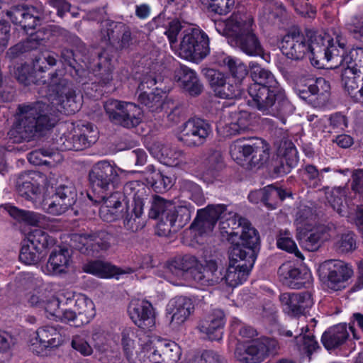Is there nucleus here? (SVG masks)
<instances>
[{"instance_id":"1","label":"nucleus","mask_w":363,"mask_h":363,"mask_svg":"<svg viewBox=\"0 0 363 363\" xmlns=\"http://www.w3.org/2000/svg\"><path fill=\"white\" fill-rule=\"evenodd\" d=\"M121 191L105 193L93 197L88 194L89 199L100 204V218L107 223L123 219L124 227L136 232L144 226L142 219L143 208L150 203V189L139 181L127 182Z\"/></svg>"},{"instance_id":"2","label":"nucleus","mask_w":363,"mask_h":363,"mask_svg":"<svg viewBox=\"0 0 363 363\" xmlns=\"http://www.w3.org/2000/svg\"><path fill=\"white\" fill-rule=\"evenodd\" d=\"M250 67L253 83L249 86L247 91L252 106L263 115L279 118L284 124L286 116L294 111L285 90L270 70L255 62H250Z\"/></svg>"},{"instance_id":"3","label":"nucleus","mask_w":363,"mask_h":363,"mask_svg":"<svg viewBox=\"0 0 363 363\" xmlns=\"http://www.w3.org/2000/svg\"><path fill=\"white\" fill-rule=\"evenodd\" d=\"M219 223L220 233L223 239H226L231 244V248L241 242L242 233L248 229L255 230L259 243V237L255 228L251 226L248 221L238 216L235 213H227V206L223 204L208 205L205 208L197 211V216L191 225L199 233L211 232L217 221Z\"/></svg>"},{"instance_id":"4","label":"nucleus","mask_w":363,"mask_h":363,"mask_svg":"<svg viewBox=\"0 0 363 363\" xmlns=\"http://www.w3.org/2000/svg\"><path fill=\"white\" fill-rule=\"evenodd\" d=\"M217 31L227 36L230 43L251 57H262L264 48L255 33L256 25L249 13H233L225 21L216 23Z\"/></svg>"},{"instance_id":"5","label":"nucleus","mask_w":363,"mask_h":363,"mask_svg":"<svg viewBox=\"0 0 363 363\" xmlns=\"http://www.w3.org/2000/svg\"><path fill=\"white\" fill-rule=\"evenodd\" d=\"M258 250V238L255 230L248 229L242 233L241 242L230 248V264L223 267V281L235 287L245 281L255 262Z\"/></svg>"},{"instance_id":"6","label":"nucleus","mask_w":363,"mask_h":363,"mask_svg":"<svg viewBox=\"0 0 363 363\" xmlns=\"http://www.w3.org/2000/svg\"><path fill=\"white\" fill-rule=\"evenodd\" d=\"M16 131L26 140L44 135L57 123V117L50 112L49 106L42 101L19 104Z\"/></svg>"},{"instance_id":"7","label":"nucleus","mask_w":363,"mask_h":363,"mask_svg":"<svg viewBox=\"0 0 363 363\" xmlns=\"http://www.w3.org/2000/svg\"><path fill=\"white\" fill-rule=\"evenodd\" d=\"M194 208L189 204L176 205L172 201L166 200L159 196L152 198L148 216L158 219L157 234L167 236L172 227L182 228L191 220Z\"/></svg>"},{"instance_id":"8","label":"nucleus","mask_w":363,"mask_h":363,"mask_svg":"<svg viewBox=\"0 0 363 363\" xmlns=\"http://www.w3.org/2000/svg\"><path fill=\"white\" fill-rule=\"evenodd\" d=\"M230 153L238 163L245 161L251 167L259 168L269 158V146L259 138H242L230 145Z\"/></svg>"},{"instance_id":"9","label":"nucleus","mask_w":363,"mask_h":363,"mask_svg":"<svg viewBox=\"0 0 363 363\" xmlns=\"http://www.w3.org/2000/svg\"><path fill=\"white\" fill-rule=\"evenodd\" d=\"M316 45L313 48L315 51V57H309L313 66L321 68L324 66L323 61H333L335 64H340L342 68L347 66L346 57L349 54L346 52V40L340 35H337L335 39L328 35H322L318 33Z\"/></svg>"},{"instance_id":"10","label":"nucleus","mask_w":363,"mask_h":363,"mask_svg":"<svg viewBox=\"0 0 363 363\" xmlns=\"http://www.w3.org/2000/svg\"><path fill=\"white\" fill-rule=\"evenodd\" d=\"M125 171L114 162L101 160L95 163L89 173V179L93 197L117 191L116 189L121 182V174Z\"/></svg>"},{"instance_id":"11","label":"nucleus","mask_w":363,"mask_h":363,"mask_svg":"<svg viewBox=\"0 0 363 363\" xmlns=\"http://www.w3.org/2000/svg\"><path fill=\"white\" fill-rule=\"evenodd\" d=\"M318 33L311 29H305L301 32L294 29L285 35L281 42L282 53L292 60H302L306 54L309 53L310 57H315L313 48L316 45Z\"/></svg>"},{"instance_id":"12","label":"nucleus","mask_w":363,"mask_h":363,"mask_svg":"<svg viewBox=\"0 0 363 363\" xmlns=\"http://www.w3.org/2000/svg\"><path fill=\"white\" fill-rule=\"evenodd\" d=\"M48 87L55 94L52 104L58 112L72 115L80 109L81 102L77 100L72 83L62 77L57 72L50 74Z\"/></svg>"},{"instance_id":"13","label":"nucleus","mask_w":363,"mask_h":363,"mask_svg":"<svg viewBox=\"0 0 363 363\" xmlns=\"http://www.w3.org/2000/svg\"><path fill=\"white\" fill-rule=\"evenodd\" d=\"M104 108L114 125L131 129L142 121V110L134 103L109 99L104 102Z\"/></svg>"},{"instance_id":"14","label":"nucleus","mask_w":363,"mask_h":363,"mask_svg":"<svg viewBox=\"0 0 363 363\" xmlns=\"http://www.w3.org/2000/svg\"><path fill=\"white\" fill-rule=\"evenodd\" d=\"M54 194L43 201V208L48 213L59 216L69 209H73L77 199V189L74 184L68 179L57 181Z\"/></svg>"},{"instance_id":"15","label":"nucleus","mask_w":363,"mask_h":363,"mask_svg":"<svg viewBox=\"0 0 363 363\" xmlns=\"http://www.w3.org/2000/svg\"><path fill=\"white\" fill-rule=\"evenodd\" d=\"M279 348L274 339L262 337L249 342H238L234 356L242 363H260L269 354H274Z\"/></svg>"},{"instance_id":"16","label":"nucleus","mask_w":363,"mask_h":363,"mask_svg":"<svg viewBox=\"0 0 363 363\" xmlns=\"http://www.w3.org/2000/svg\"><path fill=\"white\" fill-rule=\"evenodd\" d=\"M27 244L22 246L20 260L28 265L38 263L46 255V250L56 244V240L42 229H35L27 235Z\"/></svg>"},{"instance_id":"17","label":"nucleus","mask_w":363,"mask_h":363,"mask_svg":"<svg viewBox=\"0 0 363 363\" xmlns=\"http://www.w3.org/2000/svg\"><path fill=\"white\" fill-rule=\"evenodd\" d=\"M210 52L209 38L199 28H191L184 31L179 45V55L194 62H200Z\"/></svg>"},{"instance_id":"18","label":"nucleus","mask_w":363,"mask_h":363,"mask_svg":"<svg viewBox=\"0 0 363 363\" xmlns=\"http://www.w3.org/2000/svg\"><path fill=\"white\" fill-rule=\"evenodd\" d=\"M78 236L82 245L79 250L92 257H99L108 251L115 240L113 232L108 228L85 231Z\"/></svg>"},{"instance_id":"19","label":"nucleus","mask_w":363,"mask_h":363,"mask_svg":"<svg viewBox=\"0 0 363 363\" xmlns=\"http://www.w3.org/2000/svg\"><path fill=\"white\" fill-rule=\"evenodd\" d=\"M41 45L39 40L33 36L26 40L21 42L9 48L7 55L11 59H14L24 53L33 52L31 55L33 60V69L35 71L43 72L48 66L56 65L57 60L49 52H38V50Z\"/></svg>"},{"instance_id":"20","label":"nucleus","mask_w":363,"mask_h":363,"mask_svg":"<svg viewBox=\"0 0 363 363\" xmlns=\"http://www.w3.org/2000/svg\"><path fill=\"white\" fill-rule=\"evenodd\" d=\"M212 133L211 124L200 118H189L182 127L179 140L188 147L203 145Z\"/></svg>"},{"instance_id":"21","label":"nucleus","mask_w":363,"mask_h":363,"mask_svg":"<svg viewBox=\"0 0 363 363\" xmlns=\"http://www.w3.org/2000/svg\"><path fill=\"white\" fill-rule=\"evenodd\" d=\"M323 267L328 271L324 277V284L333 291L345 289V283L352 277L353 270L347 263L341 260L326 261Z\"/></svg>"},{"instance_id":"22","label":"nucleus","mask_w":363,"mask_h":363,"mask_svg":"<svg viewBox=\"0 0 363 363\" xmlns=\"http://www.w3.org/2000/svg\"><path fill=\"white\" fill-rule=\"evenodd\" d=\"M346 60L347 66L341 68L342 84L355 101L363 103V74L353 60Z\"/></svg>"},{"instance_id":"23","label":"nucleus","mask_w":363,"mask_h":363,"mask_svg":"<svg viewBox=\"0 0 363 363\" xmlns=\"http://www.w3.org/2000/svg\"><path fill=\"white\" fill-rule=\"evenodd\" d=\"M225 323V314L220 309H213L199 322L198 329L211 341H219L223 338Z\"/></svg>"},{"instance_id":"24","label":"nucleus","mask_w":363,"mask_h":363,"mask_svg":"<svg viewBox=\"0 0 363 363\" xmlns=\"http://www.w3.org/2000/svg\"><path fill=\"white\" fill-rule=\"evenodd\" d=\"M279 299L284 311L292 316L304 314L313 305L311 294L308 291L301 293H282Z\"/></svg>"},{"instance_id":"25","label":"nucleus","mask_w":363,"mask_h":363,"mask_svg":"<svg viewBox=\"0 0 363 363\" xmlns=\"http://www.w3.org/2000/svg\"><path fill=\"white\" fill-rule=\"evenodd\" d=\"M174 79L179 87L191 96H199L204 89L196 71L186 65H180L175 69Z\"/></svg>"},{"instance_id":"26","label":"nucleus","mask_w":363,"mask_h":363,"mask_svg":"<svg viewBox=\"0 0 363 363\" xmlns=\"http://www.w3.org/2000/svg\"><path fill=\"white\" fill-rule=\"evenodd\" d=\"M128 313L134 323L140 328H150L155 325L154 309L147 301L131 302L128 307Z\"/></svg>"},{"instance_id":"27","label":"nucleus","mask_w":363,"mask_h":363,"mask_svg":"<svg viewBox=\"0 0 363 363\" xmlns=\"http://www.w3.org/2000/svg\"><path fill=\"white\" fill-rule=\"evenodd\" d=\"M279 155L281 157L274 164V172L278 176L289 173L298 162V152L291 141H284L279 148Z\"/></svg>"},{"instance_id":"28","label":"nucleus","mask_w":363,"mask_h":363,"mask_svg":"<svg viewBox=\"0 0 363 363\" xmlns=\"http://www.w3.org/2000/svg\"><path fill=\"white\" fill-rule=\"evenodd\" d=\"M71 262L69 250L59 247L50 254L47 263L42 267L43 272L48 275L59 276L67 273Z\"/></svg>"},{"instance_id":"29","label":"nucleus","mask_w":363,"mask_h":363,"mask_svg":"<svg viewBox=\"0 0 363 363\" xmlns=\"http://www.w3.org/2000/svg\"><path fill=\"white\" fill-rule=\"evenodd\" d=\"M193 279L201 286H213L223 281V267H218L213 260L206 262L203 267L201 263L194 272Z\"/></svg>"},{"instance_id":"30","label":"nucleus","mask_w":363,"mask_h":363,"mask_svg":"<svg viewBox=\"0 0 363 363\" xmlns=\"http://www.w3.org/2000/svg\"><path fill=\"white\" fill-rule=\"evenodd\" d=\"M194 309L191 300L185 296H177L172 299L167 305V313L171 315L170 323L177 327L183 323Z\"/></svg>"},{"instance_id":"31","label":"nucleus","mask_w":363,"mask_h":363,"mask_svg":"<svg viewBox=\"0 0 363 363\" xmlns=\"http://www.w3.org/2000/svg\"><path fill=\"white\" fill-rule=\"evenodd\" d=\"M84 270L100 278L109 279L114 277L117 279H119V276L121 274L134 272V269L130 267L125 269L118 268L109 262L101 260L88 262L84 265Z\"/></svg>"},{"instance_id":"32","label":"nucleus","mask_w":363,"mask_h":363,"mask_svg":"<svg viewBox=\"0 0 363 363\" xmlns=\"http://www.w3.org/2000/svg\"><path fill=\"white\" fill-rule=\"evenodd\" d=\"M35 172L19 174L16 180V189L21 197L31 201L40 193V186L35 179Z\"/></svg>"},{"instance_id":"33","label":"nucleus","mask_w":363,"mask_h":363,"mask_svg":"<svg viewBox=\"0 0 363 363\" xmlns=\"http://www.w3.org/2000/svg\"><path fill=\"white\" fill-rule=\"evenodd\" d=\"M36 340L39 341L40 350L35 349V345L32 344L31 350L38 355H43L44 350L47 348L56 347L60 345L61 336L57 329L52 326H44L36 331Z\"/></svg>"},{"instance_id":"34","label":"nucleus","mask_w":363,"mask_h":363,"mask_svg":"<svg viewBox=\"0 0 363 363\" xmlns=\"http://www.w3.org/2000/svg\"><path fill=\"white\" fill-rule=\"evenodd\" d=\"M349 337V333L345 323H340L328 328L323 333L321 342L328 350H331L342 345Z\"/></svg>"},{"instance_id":"35","label":"nucleus","mask_w":363,"mask_h":363,"mask_svg":"<svg viewBox=\"0 0 363 363\" xmlns=\"http://www.w3.org/2000/svg\"><path fill=\"white\" fill-rule=\"evenodd\" d=\"M199 264V261L195 256L185 255L175 257L169 262L167 267L169 271L177 277H182L189 272L193 278L194 272L198 269Z\"/></svg>"},{"instance_id":"36","label":"nucleus","mask_w":363,"mask_h":363,"mask_svg":"<svg viewBox=\"0 0 363 363\" xmlns=\"http://www.w3.org/2000/svg\"><path fill=\"white\" fill-rule=\"evenodd\" d=\"M216 62L223 67H227L233 78L242 82L248 73L250 74V67L244 64L240 59L225 55L223 52L218 53Z\"/></svg>"},{"instance_id":"37","label":"nucleus","mask_w":363,"mask_h":363,"mask_svg":"<svg viewBox=\"0 0 363 363\" xmlns=\"http://www.w3.org/2000/svg\"><path fill=\"white\" fill-rule=\"evenodd\" d=\"M96 142V134L86 135L84 133L69 134L60 137V143L62 150H82Z\"/></svg>"},{"instance_id":"38","label":"nucleus","mask_w":363,"mask_h":363,"mask_svg":"<svg viewBox=\"0 0 363 363\" xmlns=\"http://www.w3.org/2000/svg\"><path fill=\"white\" fill-rule=\"evenodd\" d=\"M231 121L223 127V133L228 137H233L245 133L250 129V114L245 111L231 113Z\"/></svg>"},{"instance_id":"39","label":"nucleus","mask_w":363,"mask_h":363,"mask_svg":"<svg viewBox=\"0 0 363 363\" xmlns=\"http://www.w3.org/2000/svg\"><path fill=\"white\" fill-rule=\"evenodd\" d=\"M71 298L73 299V307L78 317L77 324L82 325L89 323L95 315L93 301L82 294L72 296Z\"/></svg>"},{"instance_id":"40","label":"nucleus","mask_w":363,"mask_h":363,"mask_svg":"<svg viewBox=\"0 0 363 363\" xmlns=\"http://www.w3.org/2000/svg\"><path fill=\"white\" fill-rule=\"evenodd\" d=\"M166 99V92L158 88L150 92L139 94L138 96V102L151 112L161 111L165 104Z\"/></svg>"},{"instance_id":"41","label":"nucleus","mask_w":363,"mask_h":363,"mask_svg":"<svg viewBox=\"0 0 363 363\" xmlns=\"http://www.w3.org/2000/svg\"><path fill=\"white\" fill-rule=\"evenodd\" d=\"M111 59L105 50H97L94 51V55L91 59V62L94 67H96L100 72V82L102 84H108L113 79L112 68L111 66Z\"/></svg>"},{"instance_id":"42","label":"nucleus","mask_w":363,"mask_h":363,"mask_svg":"<svg viewBox=\"0 0 363 363\" xmlns=\"http://www.w3.org/2000/svg\"><path fill=\"white\" fill-rule=\"evenodd\" d=\"M30 163L34 165L52 166L61 160V155L57 151L49 148H40L28 155Z\"/></svg>"},{"instance_id":"43","label":"nucleus","mask_w":363,"mask_h":363,"mask_svg":"<svg viewBox=\"0 0 363 363\" xmlns=\"http://www.w3.org/2000/svg\"><path fill=\"white\" fill-rule=\"evenodd\" d=\"M323 235V233L317 229L301 230L298 233L297 239L303 248L314 252L320 247Z\"/></svg>"},{"instance_id":"44","label":"nucleus","mask_w":363,"mask_h":363,"mask_svg":"<svg viewBox=\"0 0 363 363\" xmlns=\"http://www.w3.org/2000/svg\"><path fill=\"white\" fill-rule=\"evenodd\" d=\"M140 344L143 352L152 363H163L162 352H159L157 345L160 344V337L144 335L140 338Z\"/></svg>"},{"instance_id":"45","label":"nucleus","mask_w":363,"mask_h":363,"mask_svg":"<svg viewBox=\"0 0 363 363\" xmlns=\"http://www.w3.org/2000/svg\"><path fill=\"white\" fill-rule=\"evenodd\" d=\"M179 189L182 194L191 199L197 205H201L205 201V197L201 188L195 182L183 179L179 182Z\"/></svg>"},{"instance_id":"46","label":"nucleus","mask_w":363,"mask_h":363,"mask_svg":"<svg viewBox=\"0 0 363 363\" xmlns=\"http://www.w3.org/2000/svg\"><path fill=\"white\" fill-rule=\"evenodd\" d=\"M203 8L208 12L219 16L230 13L235 6V0H199Z\"/></svg>"},{"instance_id":"47","label":"nucleus","mask_w":363,"mask_h":363,"mask_svg":"<svg viewBox=\"0 0 363 363\" xmlns=\"http://www.w3.org/2000/svg\"><path fill=\"white\" fill-rule=\"evenodd\" d=\"M4 208L11 217L18 221H23L31 225H38L40 222V214L35 212L21 210L10 204L5 205Z\"/></svg>"},{"instance_id":"48","label":"nucleus","mask_w":363,"mask_h":363,"mask_svg":"<svg viewBox=\"0 0 363 363\" xmlns=\"http://www.w3.org/2000/svg\"><path fill=\"white\" fill-rule=\"evenodd\" d=\"M308 332V327H303L301 329V333L294 335V338L297 345L300 342L303 343V349L308 357L309 359L314 352H316L320 347L318 342L315 340L313 335L307 334Z\"/></svg>"},{"instance_id":"49","label":"nucleus","mask_w":363,"mask_h":363,"mask_svg":"<svg viewBox=\"0 0 363 363\" xmlns=\"http://www.w3.org/2000/svg\"><path fill=\"white\" fill-rule=\"evenodd\" d=\"M157 349L162 352L163 363H174L179 359L180 348L174 342L160 338Z\"/></svg>"},{"instance_id":"50","label":"nucleus","mask_w":363,"mask_h":363,"mask_svg":"<svg viewBox=\"0 0 363 363\" xmlns=\"http://www.w3.org/2000/svg\"><path fill=\"white\" fill-rule=\"evenodd\" d=\"M54 35L60 37L62 40H65L68 44L77 48L83 55L86 52V47L80 38L75 34L71 33L67 30L55 26L52 30Z\"/></svg>"},{"instance_id":"51","label":"nucleus","mask_w":363,"mask_h":363,"mask_svg":"<svg viewBox=\"0 0 363 363\" xmlns=\"http://www.w3.org/2000/svg\"><path fill=\"white\" fill-rule=\"evenodd\" d=\"M73 303V299L71 296H68L66 298L65 302L62 304V308L59 313V316L57 317L56 320H60L65 323H69L75 327H79L81 325L77 324V311H75L74 307L69 308V306H71Z\"/></svg>"},{"instance_id":"52","label":"nucleus","mask_w":363,"mask_h":363,"mask_svg":"<svg viewBox=\"0 0 363 363\" xmlns=\"http://www.w3.org/2000/svg\"><path fill=\"white\" fill-rule=\"evenodd\" d=\"M266 206L269 208H275L279 201H282L289 196L284 189L269 185L264 187Z\"/></svg>"},{"instance_id":"53","label":"nucleus","mask_w":363,"mask_h":363,"mask_svg":"<svg viewBox=\"0 0 363 363\" xmlns=\"http://www.w3.org/2000/svg\"><path fill=\"white\" fill-rule=\"evenodd\" d=\"M146 180L157 193H164L173 185L172 179L161 172L159 174H155L153 177H146Z\"/></svg>"},{"instance_id":"54","label":"nucleus","mask_w":363,"mask_h":363,"mask_svg":"<svg viewBox=\"0 0 363 363\" xmlns=\"http://www.w3.org/2000/svg\"><path fill=\"white\" fill-rule=\"evenodd\" d=\"M303 180L311 187L317 188L322 186L323 182V175L315 165L306 164L303 170Z\"/></svg>"},{"instance_id":"55","label":"nucleus","mask_w":363,"mask_h":363,"mask_svg":"<svg viewBox=\"0 0 363 363\" xmlns=\"http://www.w3.org/2000/svg\"><path fill=\"white\" fill-rule=\"evenodd\" d=\"M298 268L296 267L291 262H285L282 264L278 269V277L279 281L285 286H295L293 284L294 277L297 274Z\"/></svg>"},{"instance_id":"56","label":"nucleus","mask_w":363,"mask_h":363,"mask_svg":"<svg viewBox=\"0 0 363 363\" xmlns=\"http://www.w3.org/2000/svg\"><path fill=\"white\" fill-rule=\"evenodd\" d=\"M277 247L281 250L291 253H295L298 257H303L301 252L298 250L296 244L292 239L291 233L288 230L280 232L277 238Z\"/></svg>"},{"instance_id":"57","label":"nucleus","mask_w":363,"mask_h":363,"mask_svg":"<svg viewBox=\"0 0 363 363\" xmlns=\"http://www.w3.org/2000/svg\"><path fill=\"white\" fill-rule=\"evenodd\" d=\"M202 73L215 91L226 81L227 77L221 72L212 68H203Z\"/></svg>"},{"instance_id":"58","label":"nucleus","mask_w":363,"mask_h":363,"mask_svg":"<svg viewBox=\"0 0 363 363\" xmlns=\"http://www.w3.org/2000/svg\"><path fill=\"white\" fill-rule=\"evenodd\" d=\"M16 75L18 81L26 86L41 82L40 79L36 78L34 72L31 71V68L28 65H25L18 68ZM42 82L45 84L46 80H42Z\"/></svg>"},{"instance_id":"59","label":"nucleus","mask_w":363,"mask_h":363,"mask_svg":"<svg viewBox=\"0 0 363 363\" xmlns=\"http://www.w3.org/2000/svg\"><path fill=\"white\" fill-rule=\"evenodd\" d=\"M164 162L169 166H177L184 159V152L176 147H164L162 150Z\"/></svg>"},{"instance_id":"60","label":"nucleus","mask_w":363,"mask_h":363,"mask_svg":"<svg viewBox=\"0 0 363 363\" xmlns=\"http://www.w3.org/2000/svg\"><path fill=\"white\" fill-rule=\"evenodd\" d=\"M205 166L208 174L214 175L223 166L221 153L218 150L211 151L206 159Z\"/></svg>"},{"instance_id":"61","label":"nucleus","mask_w":363,"mask_h":363,"mask_svg":"<svg viewBox=\"0 0 363 363\" xmlns=\"http://www.w3.org/2000/svg\"><path fill=\"white\" fill-rule=\"evenodd\" d=\"M311 91L313 96H317V98L321 97L325 101L329 96L330 84L325 78L319 77L311 84Z\"/></svg>"},{"instance_id":"62","label":"nucleus","mask_w":363,"mask_h":363,"mask_svg":"<svg viewBox=\"0 0 363 363\" xmlns=\"http://www.w3.org/2000/svg\"><path fill=\"white\" fill-rule=\"evenodd\" d=\"M214 92L216 95L221 99H231L240 96V88L236 84L225 81Z\"/></svg>"},{"instance_id":"63","label":"nucleus","mask_w":363,"mask_h":363,"mask_svg":"<svg viewBox=\"0 0 363 363\" xmlns=\"http://www.w3.org/2000/svg\"><path fill=\"white\" fill-rule=\"evenodd\" d=\"M72 348L83 356H89L93 349L87 342L84 334L74 335L71 342Z\"/></svg>"},{"instance_id":"64","label":"nucleus","mask_w":363,"mask_h":363,"mask_svg":"<svg viewBox=\"0 0 363 363\" xmlns=\"http://www.w3.org/2000/svg\"><path fill=\"white\" fill-rule=\"evenodd\" d=\"M195 363H228L226 359L213 350H205Z\"/></svg>"}]
</instances>
